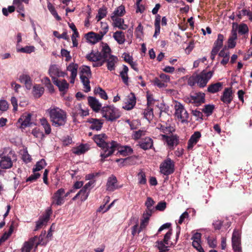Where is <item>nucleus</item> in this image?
I'll use <instances>...</instances> for the list:
<instances>
[{"label":"nucleus","mask_w":252,"mask_h":252,"mask_svg":"<svg viewBox=\"0 0 252 252\" xmlns=\"http://www.w3.org/2000/svg\"><path fill=\"white\" fill-rule=\"evenodd\" d=\"M89 105L95 112H98L101 109V104L94 97L89 96L88 97Z\"/></svg>","instance_id":"obj_19"},{"label":"nucleus","mask_w":252,"mask_h":252,"mask_svg":"<svg viewBox=\"0 0 252 252\" xmlns=\"http://www.w3.org/2000/svg\"><path fill=\"white\" fill-rule=\"evenodd\" d=\"M231 241L233 250L234 252H241V234L238 230L234 229Z\"/></svg>","instance_id":"obj_10"},{"label":"nucleus","mask_w":252,"mask_h":252,"mask_svg":"<svg viewBox=\"0 0 252 252\" xmlns=\"http://www.w3.org/2000/svg\"><path fill=\"white\" fill-rule=\"evenodd\" d=\"M101 113L103 117L107 120L113 121L119 118L121 114L118 109L113 106H104L101 109Z\"/></svg>","instance_id":"obj_6"},{"label":"nucleus","mask_w":252,"mask_h":252,"mask_svg":"<svg viewBox=\"0 0 252 252\" xmlns=\"http://www.w3.org/2000/svg\"><path fill=\"white\" fill-rule=\"evenodd\" d=\"M9 107L8 102L5 100H0V110L1 111H6Z\"/></svg>","instance_id":"obj_57"},{"label":"nucleus","mask_w":252,"mask_h":252,"mask_svg":"<svg viewBox=\"0 0 252 252\" xmlns=\"http://www.w3.org/2000/svg\"><path fill=\"white\" fill-rule=\"evenodd\" d=\"M48 113L50 119L53 126L58 127L63 126L66 123V113L63 110L58 108L49 109Z\"/></svg>","instance_id":"obj_3"},{"label":"nucleus","mask_w":252,"mask_h":252,"mask_svg":"<svg viewBox=\"0 0 252 252\" xmlns=\"http://www.w3.org/2000/svg\"><path fill=\"white\" fill-rule=\"evenodd\" d=\"M32 115L31 114H26L22 116L18 120V122L21 124V127L25 128L31 125Z\"/></svg>","instance_id":"obj_22"},{"label":"nucleus","mask_w":252,"mask_h":252,"mask_svg":"<svg viewBox=\"0 0 252 252\" xmlns=\"http://www.w3.org/2000/svg\"><path fill=\"white\" fill-rule=\"evenodd\" d=\"M138 184L140 185H145L147 183L146 174L142 169H140L137 174Z\"/></svg>","instance_id":"obj_38"},{"label":"nucleus","mask_w":252,"mask_h":252,"mask_svg":"<svg viewBox=\"0 0 252 252\" xmlns=\"http://www.w3.org/2000/svg\"><path fill=\"white\" fill-rule=\"evenodd\" d=\"M0 167L2 169H9L13 165V161L16 160L15 152L9 148H5L0 155Z\"/></svg>","instance_id":"obj_4"},{"label":"nucleus","mask_w":252,"mask_h":252,"mask_svg":"<svg viewBox=\"0 0 252 252\" xmlns=\"http://www.w3.org/2000/svg\"><path fill=\"white\" fill-rule=\"evenodd\" d=\"M108 30V26L106 25L103 31L99 32V33H96L94 32H90L86 34L87 40L90 43L94 44L99 41L102 38L103 36L107 33Z\"/></svg>","instance_id":"obj_7"},{"label":"nucleus","mask_w":252,"mask_h":252,"mask_svg":"<svg viewBox=\"0 0 252 252\" xmlns=\"http://www.w3.org/2000/svg\"><path fill=\"white\" fill-rule=\"evenodd\" d=\"M89 77L90 76L83 75L80 76L81 82L83 84V85L84 86V88L85 89V92L87 93L89 92L91 90V87L90 86V81L89 79Z\"/></svg>","instance_id":"obj_34"},{"label":"nucleus","mask_w":252,"mask_h":252,"mask_svg":"<svg viewBox=\"0 0 252 252\" xmlns=\"http://www.w3.org/2000/svg\"><path fill=\"white\" fill-rule=\"evenodd\" d=\"M155 202L150 197H148L147 198V200L145 203V205L147 209H155L153 207Z\"/></svg>","instance_id":"obj_55"},{"label":"nucleus","mask_w":252,"mask_h":252,"mask_svg":"<svg viewBox=\"0 0 252 252\" xmlns=\"http://www.w3.org/2000/svg\"><path fill=\"white\" fill-rule=\"evenodd\" d=\"M111 18L113 21L112 25L114 27H117L123 30H126L128 28V26L124 24V19L114 16H111Z\"/></svg>","instance_id":"obj_21"},{"label":"nucleus","mask_w":252,"mask_h":252,"mask_svg":"<svg viewBox=\"0 0 252 252\" xmlns=\"http://www.w3.org/2000/svg\"><path fill=\"white\" fill-rule=\"evenodd\" d=\"M214 108L215 106L214 105L207 104L204 106V108L202 111L208 116L213 113Z\"/></svg>","instance_id":"obj_43"},{"label":"nucleus","mask_w":252,"mask_h":252,"mask_svg":"<svg viewBox=\"0 0 252 252\" xmlns=\"http://www.w3.org/2000/svg\"><path fill=\"white\" fill-rule=\"evenodd\" d=\"M103 59L107 62V67L108 70L111 71L115 69V64L118 61V58L111 54V49L108 44H105L102 49Z\"/></svg>","instance_id":"obj_5"},{"label":"nucleus","mask_w":252,"mask_h":252,"mask_svg":"<svg viewBox=\"0 0 252 252\" xmlns=\"http://www.w3.org/2000/svg\"><path fill=\"white\" fill-rule=\"evenodd\" d=\"M131 158H120L116 159V161L117 162H121V164L124 166L130 164Z\"/></svg>","instance_id":"obj_61"},{"label":"nucleus","mask_w":252,"mask_h":252,"mask_svg":"<svg viewBox=\"0 0 252 252\" xmlns=\"http://www.w3.org/2000/svg\"><path fill=\"white\" fill-rule=\"evenodd\" d=\"M81 75L91 76V72L90 68L87 66H83L80 72V76Z\"/></svg>","instance_id":"obj_52"},{"label":"nucleus","mask_w":252,"mask_h":252,"mask_svg":"<svg viewBox=\"0 0 252 252\" xmlns=\"http://www.w3.org/2000/svg\"><path fill=\"white\" fill-rule=\"evenodd\" d=\"M48 221L44 218L42 216L36 222V226L35 229L33 230L34 231H36L38 230L39 229L41 228L43 225H44Z\"/></svg>","instance_id":"obj_44"},{"label":"nucleus","mask_w":252,"mask_h":252,"mask_svg":"<svg viewBox=\"0 0 252 252\" xmlns=\"http://www.w3.org/2000/svg\"><path fill=\"white\" fill-rule=\"evenodd\" d=\"M125 6L121 5L114 11L111 16H114L115 17H122L125 14Z\"/></svg>","instance_id":"obj_35"},{"label":"nucleus","mask_w":252,"mask_h":252,"mask_svg":"<svg viewBox=\"0 0 252 252\" xmlns=\"http://www.w3.org/2000/svg\"><path fill=\"white\" fill-rule=\"evenodd\" d=\"M162 139L165 140L170 149H173L174 146L178 144L179 139L176 135L168 136L165 134L161 135Z\"/></svg>","instance_id":"obj_14"},{"label":"nucleus","mask_w":252,"mask_h":252,"mask_svg":"<svg viewBox=\"0 0 252 252\" xmlns=\"http://www.w3.org/2000/svg\"><path fill=\"white\" fill-rule=\"evenodd\" d=\"M207 242L210 247L216 248L217 247V242L216 238H212L208 237L207 238Z\"/></svg>","instance_id":"obj_59"},{"label":"nucleus","mask_w":252,"mask_h":252,"mask_svg":"<svg viewBox=\"0 0 252 252\" xmlns=\"http://www.w3.org/2000/svg\"><path fill=\"white\" fill-rule=\"evenodd\" d=\"M14 222L12 221L11 225L9 226V230L8 232H5L2 236L0 239V243L4 242L11 235L14 229Z\"/></svg>","instance_id":"obj_36"},{"label":"nucleus","mask_w":252,"mask_h":252,"mask_svg":"<svg viewBox=\"0 0 252 252\" xmlns=\"http://www.w3.org/2000/svg\"><path fill=\"white\" fill-rule=\"evenodd\" d=\"M59 69L57 65L56 64L52 65L49 69V73L50 74V76L52 78V77H55V76H57L59 73Z\"/></svg>","instance_id":"obj_45"},{"label":"nucleus","mask_w":252,"mask_h":252,"mask_svg":"<svg viewBox=\"0 0 252 252\" xmlns=\"http://www.w3.org/2000/svg\"><path fill=\"white\" fill-rule=\"evenodd\" d=\"M86 149L84 145H81L79 146L76 148L74 151L73 153L76 155H80L84 153L86 151Z\"/></svg>","instance_id":"obj_53"},{"label":"nucleus","mask_w":252,"mask_h":252,"mask_svg":"<svg viewBox=\"0 0 252 252\" xmlns=\"http://www.w3.org/2000/svg\"><path fill=\"white\" fill-rule=\"evenodd\" d=\"M175 116L180 120L182 123L187 122L189 118V114L184 106L181 103H178L175 105Z\"/></svg>","instance_id":"obj_9"},{"label":"nucleus","mask_w":252,"mask_h":252,"mask_svg":"<svg viewBox=\"0 0 252 252\" xmlns=\"http://www.w3.org/2000/svg\"><path fill=\"white\" fill-rule=\"evenodd\" d=\"M153 140L150 137H146L142 139L139 142L138 145L141 148L144 150L151 149L153 146Z\"/></svg>","instance_id":"obj_24"},{"label":"nucleus","mask_w":252,"mask_h":252,"mask_svg":"<svg viewBox=\"0 0 252 252\" xmlns=\"http://www.w3.org/2000/svg\"><path fill=\"white\" fill-rule=\"evenodd\" d=\"M155 211V209H147L143 214V219L141 222V227H145L147 224L150 217Z\"/></svg>","instance_id":"obj_23"},{"label":"nucleus","mask_w":252,"mask_h":252,"mask_svg":"<svg viewBox=\"0 0 252 252\" xmlns=\"http://www.w3.org/2000/svg\"><path fill=\"white\" fill-rule=\"evenodd\" d=\"M158 128L163 133L167 134L172 132L173 128L170 126H165L162 125H158Z\"/></svg>","instance_id":"obj_48"},{"label":"nucleus","mask_w":252,"mask_h":252,"mask_svg":"<svg viewBox=\"0 0 252 252\" xmlns=\"http://www.w3.org/2000/svg\"><path fill=\"white\" fill-rule=\"evenodd\" d=\"M107 138V136L105 134L95 135L93 137L96 144L104 151L100 155L102 160L112 155L115 151V148L118 146V143L114 141H112L110 143L106 142Z\"/></svg>","instance_id":"obj_1"},{"label":"nucleus","mask_w":252,"mask_h":252,"mask_svg":"<svg viewBox=\"0 0 252 252\" xmlns=\"http://www.w3.org/2000/svg\"><path fill=\"white\" fill-rule=\"evenodd\" d=\"M166 207V203L165 202L161 201L158 203L157 205L156 206V209L160 211H164Z\"/></svg>","instance_id":"obj_63"},{"label":"nucleus","mask_w":252,"mask_h":252,"mask_svg":"<svg viewBox=\"0 0 252 252\" xmlns=\"http://www.w3.org/2000/svg\"><path fill=\"white\" fill-rule=\"evenodd\" d=\"M117 150L120 154L123 156L129 155L133 152V150L130 147L127 146H121L118 144L117 147L115 148V150Z\"/></svg>","instance_id":"obj_26"},{"label":"nucleus","mask_w":252,"mask_h":252,"mask_svg":"<svg viewBox=\"0 0 252 252\" xmlns=\"http://www.w3.org/2000/svg\"><path fill=\"white\" fill-rule=\"evenodd\" d=\"M89 122L91 124L90 127L91 129L98 131L102 128L103 122L98 119L92 118L89 121Z\"/></svg>","instance_id":"obj_28"},{"label":"nucleus","mask_w":252,"mask_h":252,"mask_svg":"<svg viewBox=\"0 0 252 252\" xmlns=\"http://www.w3.org/2000/svg\"><path fill=\"white\" fill-rule=\"evenodd\" d=\"M40 123L44 129L45 133L46 134H50L51 131V126L47 119L44 118L41 119Z\"/></svg>","instance_id":"obj_37"},{"label":"nucleus","mask_w":252,"mask_h":252,"mask_svg":"<svg viewBox=\"0 0 252 252\" xmlns=\"http://www.w3.org/2000/svg\"><path fill=\"white\" fill-rule=\"evenodd\" d=\"M19 79L21 83H24L27 89L30 90L32 87V79L30 76L26 74H23L19 76Z\"/></svg>","instance_id":"obj_29"},{"label":"nucleus","mask_w":252,"mask_h":252,"mask_svg":"<svg viewBox=\"0 0 252 252\" xmlns=\"http://www.w3.org/2000/svg\"><path fill=\"white\" fill-rule=\"evenodd\" d=\"M52 80L54 84L56 85L61 92H65L68 89L69 84L64 80H60L55 77H52Z\"/></svg>","instance_id":"obj_17"},{"label":"nucleus","mask_w":252,"mask_h":252,"mask_svg":"<svg viewBox=\"0 0 252 252\" xmlns=\"http://www.w3.org/2000/svg\"><path fill=\"white\" fill-rule=\"evenodd\" d=\"M117 178L112 175L108 178L106 183V190L110 191H113L118 188Z\"/></svg>","instance_id":"obj_18"},{"label":"nucleus","mask_w":252,"mask_h":252,"mask_svg":"<svg viewBox=\"0 0 252 252\" xmlns=\"http://www.w3.org/2000/svg\"><path fill=\"white\" fill-rule=\"evenodd\" d=\"M205 94L202 92L195 93L191 95L189 102L194 103L196 106L199 105L205 102Z\"/></svg>","instance_id":"obj_15"},{"label":"nucleus","mask_w":252,"mask_h":252,"mask_svg":"<svg viewBox=\"0 0 252 252\" xmlns=\"http://www.w3.org/2000/svg\"><path fill=\"white\" fill-rule=\"evenodd\" d=\"M233 92L232 88H226L224 89L222 95L220 97V100L225 104H230L233 99Z\"/></svg>","instance_id":"obj_13"},{"label":"nucleus","mask_w":252,"mask_h":252,"mask_svg":"<svg viewBox=\"0 0 252 252\" xmlns=\"http://www.w3.org/2000/svg\"><path fill=\"white\" fill-rule=\"evenodd\" d=\"M34 50V47L33 46H27L17 50L18 52L26 53H31Z\"/></svg>","instance_id":"obj_49"},{"label":"nucleus","mask_w":252,"mask_h":252,"mask_svg":"<svg viewBox=\"0 0 252 252\" xmlns=\"http://www.w3.org/2000/svg\"><path fill=\"white\" fill-rule=\"evenodd\" d=\"M223 84L221 82H217L209 85L207 88V91L211 94H215L221 91Z\"/></svg>","instance_id":"obj_27"},{"label":"nucleus","mask_w":252,"mask_h":252,"mask_svg":"<svg viewBox=\"0 0 252 252\" xmlns=\"http://www.w3.org/2000/svg\"><path fill=\"white\" fill-rule=\"evenodd\" d=\"M107 14V9L105 7L100 8L98 11L97 15L96 16V18L97 21H100L102 18H104Z\"/></svg>","instance_id":"obj_47"},{"label":"nucleus","mask_w":252,"mask_h":252,"mask_svg":"<svg viewBox=\"0 0 252 252\" xmlns=\"http://www.w3.org/2000/svg\"><path fill=\"white\" fill-rule=\"evenodd\" d=\"M156 246L158 249L163 252H166L168 251V247L165 246V244L163 241H157L156 242Z\"/></svg>","instance_id":"obj_51"},{"label":"nucleus","mask_w":252,"mask_h":252,"mask_svg":"<svg viewBox=\"0 0 252 252\" xmlns=\"http://www.w3.org/2000/svg\"><path fill=\"white\" fill-rule=\"evenodd\" d=\"M64 189L61 188L56 191L52 197V205H61L64 202Z\"/></svg>","instance_id":"obj_11"},{"label":"nucleus","mask_w":252,"mask_h":252,"mask_svg":"<svg viewBox=\"0 0 252 252\" xmlns=\"http://www.w3.org/2000/svg\"><path fill=\"white\" fill-rule=\"evenodd\" d=\"M200 241L193 240L192 244V246L195 248L199 252H204L203 249L200 244Z\"/></svg>","instance_id":"obj_60"},{"label":"nucleus","mask_w":252,"mask_h":252,"mask_svg":"<svg viewBox=\"0 0 252 252\" xmlns=\"http://www.w3.org/2000/svg\"><path fill=\"white\" fill-rule=\"evenodd\" d=\"M78 68L77 64L71 63L67 67V70L71 72V76L76 77Z\"/></svg>","instance_id":"obj_39"},{"label":"nucleus","mask_w":252,"mask_h":252,"mask_svg":"<svg viewBox=\"0 0 252 252\" xmlns=\"http://www.w3.org/2000/svg\"><path fill=\"white\" fill-rule=\"evenodd\" d=\"M213 74V71H207L204 70L199 74H193L188 79V84L190 87L197 84L200 88H204Z\"/></svg>","instance_id":"obj_2"},{"label":"nucleus","mask_w":252,"mask_h":252,"mask_svg":"<svg viewBox=\"0 0 252 252\" xmlns=\"http://www.w3.org/2000/svg\"><path fill=\"white\" fill-rule=\"evenodd\" d=\"M86 58L89 61L94 62L101 61L103 58V52L102 51L101 52L97 51L96 53L92 52L87 55Z\"/></svg>","instance_id":"obj_25"},{"label":"nucleus","mask_w":252,"mask_h":252,"mask_svg":"<svg viewBox=\"0 0 252 252\" xmlns=\"http://www.w3.org/2000/svg\"><path fill=\"white\" fill-rule=\"evenodd\" d=\"M47 7L51 13L58 21H60L61 20V18L58 15L54 6L51 2H48Z\"/></svg>","instance_id":"obj_42"},{"label":"nucleus","mask_w":252,"mask_h":252,"mask_svg":"<svg viewBox=\"0 0 252 252\" xmlns=\"http://www.w3.org/2000/svg\"><path fill=\"white\" fill-rule=\"evenodd\" d=\"M113 36L119 44H122L125 42V35L124 32L122 31H116L114 33Z\"/></svg>","instance_id":"obj_32"},{"label":"nucleus","mask_w":252,"mask_h":252,"mask_svg":"<svg viewBox=\"0 0 252 252\" xmlns=\"http://www.w3.org/2000/svg\"><path fill=\"white\" fill-rule=\"evenodd\" d=\"M249 28L248 26L245 24H241L238 27V32L241 34H244L248 33Z\"/></svg>","instance_id":"obj_50"},{"label":"nucleus","mask_w":252,"mask_h":252,"mask_svg":"<svg viewBox=\"0 0 252 252\" xmlns=\"http://www.w3.org/2000/svg\"><path fill=\"white\" fill-rule=\"evenodd\" d=\"M146 131L143 129H139L137 131H134L132 134L131 137L134 140L139 139L142 136L146 134Z\"/></svg>","instance_id":"obj_40"},{"label":"nucleus","mask_w":252,"mask_h":252,"mask_svg":"<svg viewBox=\"0 0 252 252\" xmlns=\"http://www.w3.org/2000/svg\"><path fill=\"white\" fill-rule=\"evenodd\" d=\"M37 239V236H35L29 239L28 241L24 243L22 248L21 252H31L32 249L34 248V252H35L37 247H36L35 241Z\"/></svg>","instance_id":"obj_12"},{"label":"nucleus","mask_w":252,"mask_h":252,"mask_svg":"<svg viewBox=\"0 0 252 252\" xmlns=\"http://www.w3.org/2000/svg\"><path fill=\"white\" fill-rule=\"evenodd\" d=\"M138 223H136L135 225H134L132 228V232L131 234L133 236H134L136 233L139 234L142 230L143 228L145 227H141V226L138 228Z\"/></svg>","instance_id":"obj_58"},{"label":"nucleus","mask_w":252,"mask_h":252,"mask_svg":"<svg viewBox=\"0 0 252 252\" xmlns=\"http://www.w3.org/2000/svg\"><path fill=\"white\" fill-rule=\"evenodd\" d=\"M44 89L40 85L36 84L33 87L32 94L35 97H40L44 93Z\"/></svg>","instance_id":"obj_31"},{"label":"nucleus","mask_w":252,"mask_h":252,"mask_svg":"<svg viewBox=\"0 0 252 252\" xmlns=\"http://www.w3.org/2000/svg\"><path fill=\"white\" fill-rule=\"evenodd\" d=\"M144 117L147 119H149L153 115V108L148 107L147 109H145L144 112Z\"/></svg>","instance_id":"obj_56"},{"label":"nucleus","mask_w":252,"mask_h":252,"mask_svg":"<svg viewBox=\"0 0 252 252\" xmlns=\"http://www.w3.org/2000/svg\"><path fill=\"white\" fill-rule=\"evenodd\" d=\"M160 172L165 175H169L174 171V162L170 158H167L160 165Z\"/></svg>","instance_id":"obj_8"},{"label":"nucleus","mask_w":252,"mask_h":252,"mask_svg":"<svg viewBox=\"0 0 252 252\" xmlns=\"http://www.w3.org/2000/svg\"><path fill=\"white\" fill-rule=\"evenodd\" d=\"M94 92L95 94H98L100 97L104 99L107 100L108 99V96L106 93L101 88L98 87L95 89Z\"/></svg>","instance_id":"obj_46"},{"label":"nucleus","mask_w":252,"mask_h":252,"mask_svg":"<svg viewBox=\"0 0 252 252\" xmlns=\"http://www.w3.org/2000/svg\"><path fill=\"white\" fill-rule=\"evenodd\" d=\"M136 104V97L134 94L131 93L128 96L123 108L127 110L132 109Z\"/></svg>","instance_id":"obj_16"},{"label":"nucleus","mask_w":252,"mask_h":252,"mask_svg":"<svg viewBox=\"0 0 252 252\" xmlns=\"http://www.w3.org/2000/svg\"><path fill=\"white\" fill-rule=\"evenodd\" d=\"M89 191H87V190L84 188H82L78 192L79 196H81V199L82 201L85 200L88 196Z\"/></svg>","instance_id":"obj_54"},{"label":"nucleus","mask_w":252,"mask_h":252,"mask_svg":"<svg viewBox=\"0 0 252 252\" xmlns=\"http://www.w3.org/2000/svg\"><path fill=\"white\" fill-rule=\"evenodd\" d=\"M201 134L199 131H195L191 136L188 143V149H192L193 147L197 143L200 138L201 137Z\"/></svg>","instance_id":"obj_20"},{"label":"nucleus","mask_w":252,"mask_h":252,"mask_svg":"<svg viewBox=\"0 0 252 252\" xmlns=\"http://www.w3.org/2000/svg\"><path fill=\"white\" fill-rule=\"evenodd\" d=\"M15 11V7L14 6H9L8 10L6 8H3L2 9V13L4 16H7L8 12L12 13Z\"/></svg>","instance_id":"obj_64"},{"label":"nucleus","mask_w":252,"mask_h":252,"mask_svg":"<svg viewBox=\"0 0 252 252\" xmlns=\"http://www.w3.org/2000/svg\"><path fill=\"white\" fill-rule=\"evenodd\" d=\"M61 54L63 57H64L66 58V61L68 62L70 60L71 57L70 55V52L68 51L67 50L62 49L61 50Z\"/></svg>","instance_id":"obj_62"},{"label":"nucleus","mask_w":252,"mask_h":252,"mask_svg":"<svg viewBox=\"0 0 252 252\" xmlns=\"http://www.w3.org/2000/svg\"><path fill=\"white\" fill-rule=\"evenodd\" d=\"M46 162L44 159H41L40 161L36 162L35 167L33 168V172H35L42 169L46 165Z\"/></svg>","instance_id":"obj_41"},{"label":"nucleus","mask_w":252,"mask_h":252,"mask_svg":"<svg viewBox=\"0 0 252 252\" xmlns=\"http://www.w3.org/2000/svg\"><path fill=\"white\" fill-rule=\"evenodd\" d=\"M128 71V68L126 65H123V69L120 72V76L124 83L126 85H128V77L127 75V73Z\"/></svg>","instance_id":"obj_33"},{"label":"nucleus","mask_w":252,"mask_h":252,"mask_svg":"<svg viewBox=\"0 0 252 252\" xmlns=\"http://www.w3.org/2000/svg\"><path fill=\"white\" fill-rule=\"evenodd\" d=\"M224 36L222 34L220 33L218 35L217 39L214 43V46L212 49L219 51L223 45Z\"/></svg>","instance_id":"obj_30"}]
</instances>
